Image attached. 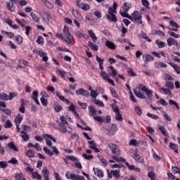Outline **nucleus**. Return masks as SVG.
Masks as SVG:
<instances>
[{
	"label": "nucleus",
	"mask_w": 180,
	"mask_h": 180,
	"mask_svg": "<svg viewBox=\"0 0 180 180\" xmlns=\"http://www.w3.org/2000/svg\"><path fill=\"white\" fill-rule=\"evenodd\" d=\"M108 148H110V150H111V153L115 155H120V148H119V146L115 143H109Z\"/></svg>",
	"instance_id": "1"
},
{
	"label": "nucleus",
	"mask_w": 180,
	"mask_h": 180,
	"mask_svg": "<svg viewBox=\"0 0 180 180\" xmlns=\"http://www.w3.org/2000/svg\"><path fill=\"white\" fill-rule=\"evenodd\" d=\"M131 15L133 16L134 22H136L139 25L143 24V17L140 15V13L136 11L131 14Z\"/></svg>",
	"instance_id": "2"
},
{
	"label": "nucleus",
	"mask_w": 180,
	"mask_h": 180,
	"mask_svg": "<svg viewBox=\"0 0 180 180\" xmlns=\"http://www.w3.org/2000/svg\"><path fill=\"white\" fill-rule=\"evenodd\" d=\"M110 11H112V7H110L108 8V13H110V15H105V18H107L108 22H110V23L113 22L116 23V22H117V18H116V15L110 12Z\"/></svg>",
	"instance_id": "3"
},
{
	"label": "nucleus",
	"mask_w": 180,
	"mask_h": 180,
	"mask_svg": "<svg viewBox=\"0 0 180 180\" xmlns=\"http://www.w3.org/2000/svg\"><path fill=\"white\" fill-rule=\"evenodd\" d=\"M41 175L44 180H50V172L46 167H44L41 170Z\"/></svg>",
	"instance_id": "4"
},
{
	"label": "nucleus",
	"mask_w": 180,
	"mask_h": 180,
	"mask_svg": "<svg viewBox=\"0 0 180 180\" xmlns=\"http://www.w3.org/2000/svg\"><path fill=\"white\" fill-rule=\"evenodd\" d=\"M17 1L18 0H10V2H6L7 9L10 11V12H15V7H13V5L17 4Z\"/></svg>",
	"instance_id": "5"
},
{
	"label": "nucleus",
	"mask_w": 180,
	"mask_h": 180,
	"mask_svg": "<svg viewBox=\"0 0 180 180\" xmlns=\"http://www.w3.org/2000/svg\"><path fill=\"white\" fill-rule=\"evenodd\" d=\"M131 157L134 158V159L135 160V161H136V162L141 163L144 160L141 157V155H140V154H139L136 151H134V150Z\"/></svg>",
	"instance_id": "6"
},
{
	"label": "nucleus",
	"mask_w": 180,
	"mask_h": 180,
	"mask_svg": "<svg viewBox=\"0 0 180 180\" xmlns=\"http://www.w3.org/2000/svg\"><path fill=\"white\" fill-rule=\"evenodd\" d=\"M87 144H89V148L94 150L95 153H100L101 150L96 148V143H95V141H87Z\"/></svg>",
	"instance_id": "7"
},
{
	"label": "nucleus",
	"mask_w": 180,
	"mask_h": 180,
	"mask_svg": "<svg viewBox=\"0 0 180 180\" xmlns=\"http://www.w3.org/2000/svg\"><path fill=\"white\" fill-rule=\"evenodd\" d=\"M76 95H81L82 96H89V91L84 89H79L76 90Z\"/></svg>",
	"instance_id": "8"
},
{
	"label": "nucleus",
	"mask_w": 180,
	"mask_h": 180,
	"mask_svg": "<svg viewBox=\"0 0 180 180\" xmlns=\"http://www.w3.org/2000/svg\"><path fill=\"white\" fill-rule=\"evenodd\" d=\"M37 98H39V91H33L32 95L31 96V98L33 101L35 102L36 105H40V102L39 101V99Z\"/></svg>",
	"instance_id": "9"
},
{
	"label": "nucleus",
	"mask_w": 180,
	"mask_h": 180,
	"mask_svg": "<svg viewBox=\"0 0 180 180\" xmlns=\"http://www.w3.org/2000/svg\"><path fill=\"white\" fill-rule=\"evenodd\" d=\"M7 147L9 148L10 151H15V153H19V149L18 147H16V145H15V143L13 142H9L7 144Z\"/></svg>",
	"instance_id": "10"
},
{
	"label": "nucleus",
	"mask_w": 180,
	"mask_h": 180,
	"mask_svg": "<svg viewBox=\"0 0 180 180\" xmlns=\"http://www.w3.org/2000/svg\"><path fill=\"white\" fill-rule=\"evenodd\" d=\"M93 171L98 178H103V171L95 167L93 168Z\"/></svg>",
	"instance_id": "11"
},
{
	"label": "nucleus",
	"mask_w": 180,
	"mask_h": 180,
	"mask_svg": "<svg viewBox=\"0 0 180 180\" xmlns=\"http://www.w3.org/2000/svg\"><path fill=\"white\" fill-rule=\"evenodd\" d=\"M38 56H40L42 58V61H44L45 63H46V61H49V57H47V53H44L41 49H39Z\"/></svg>",
	"instance_id": "12"
},
{
	"label": "nucleus",
	"mask_w": 180,
	"mask_h": 180,
	"mask_svg": "<svg viewBox=\"0 0 180 180\" xmlns=\"http://www.w3.org/2000/svg\"><path fill=\"white\" fill-rule=\"evenodd\" d=\"M105 46L106 47H108V49H110V50H116V44L110 41H106Z\"/></svg>",
	"instance_id": "13"
},
{
	"label": "nucleus",
	"mask_w": 180,
	"mask_h": 180,
	"mask_svg": "<svg viewBox=\"0 0 180 180\" xmlns=\"http://www.w3.org/2000/svg\"><path fill=\"white\" fill-rule=\"evenodd\" d=\"M144 59V62L145 63H150L151 61H154V57H153V56H151L150 54H145L143 56Z\"/></svg>",
	"instance_id": "14"
},
{
	"label": "nucleus",
	"mask_w": 180,
	"mask_h": 180,
	"mask_svg": "<svg viewBox=\"0 0 180 180\" xmlns=\"http://www.w3.org/2000/svg\"><path fill=\"white\" fill-rule=\"evenodd\" d=\"M120 155H112V160H115L117 161V162H127L126 159L123 158L122 157H120ZM120 157V158H119Z\"/></svg>",
	"instance_id": "15"
},
{
	"label": "nucleus",
	"mask_w": 180,
	"mask_h": 180,
	"mask_svg": "<svg viewBox=\"0 0 180 180\" xmlns=\"http://www.w3.org/2000/svg\"><path fill=\"white\" fill-rule=\"evenodd\" d=\"M134 95H136V96H137L138 98H139L140 99H146V95H144V94L140 92V91H137V90L134 89Z\"/></svg>",
	"instance_id": "16"
},
{
	"label": "nucleus",
	"mask_w": 180,
	"mask_h": 180,
	"mask_svg": "<svg viewBox=\"0 0 180 180\" xmlns=\"http://www.w3.org/2000/svg\"><path fill=\"white\" fill-rule=\"evenodd\" d=\"M88 46L91 49V50H93V51H98V50H99V46L91 41L88 42Z\"/></svg>",
	"instance_id": "17"
},
{
	"label": "nucleus",
	"mask_w": 180,
	"mask_h": 180,
	"mask_svg": "<svg viewBox=\"0 0 180 180\" xmlns=\"http://www.w3.org/2000/svg\"><path fill=\"white\" fill-rule=\"evenodd\" d=\"M56 96H58V98L60 99V101H62L63 102H65V103H67V105L70 103V101L67 98H65L63 96L60 95V93H58V91H56Z\"/></svg>",
	"instance_id": "18"
},
{
	"label": "nucleus",
	"mask_w": 180,
	"mask_h": 180,
	"mask_svg": "<svg viewBox=\"0 0 180 180\" xmlns=\"http://www.w3.org/2000/svg\"><path fill=\"white\" fill-rule=\"evenodd\" d=\"M53 106L54 110L57 113H60V111L63 110V107L58 104V102H55Z\"/></svg>",
	"instance_id": "19"
},
{
	"label": "nucleus",
	"mask_w": 180,
	"mask_h": 180,
	"mask_svg": "<svg viewBox=\"0 0 180 180\" xmlns=\"http://www.w3.org/2000/svg\"><path fill=\"white\" fill-rule=\"evenodd\" d=\"M22 120H23V116L21 115H18L14 120V122L15 123V124H20Z\"/></svg>",
	"instance_id": "20"
},
{
	"label": "nucleus",
	"mask_w": 180,
	"mask_h": 180,
	"mask_svg": "<svg viewBox=\"0 0 180 180\" xmlns=\"http://www.w3.org/2000/svg\"><path fill=\"white\" fill-rule=\"evenodd\" d=\"M158 127L159 130L161 131V133L163 134V136L168 137V132L167 131V129L164 128V127L161 125H158Z\"/></svg>",
	"instance_id": "21"
},
{
	"label": "nucleus",
	"mask_w": 180,
	"mask_h": 180,
	"mask_svg": "<svg viewBox=\"0 0 180 180\" xmlns=\"http://www.w3.org/2000/svg\"><path fill=\"white\" fill-rule=\"evenodd\" d=\"M172 68H174V71L176 72V74H180V67L176 65L175 63H169Z\"/></svg>",
	"instance_id": "22"
},
{
	"label": "nucleus",
	"mask_w": 180,
	"mask_h": 180,
	"mask_svg": "<svg viewBox=\"0 0 180 180\" xmlns=\"http://www.w3.org/2000/svg\"><path fill=\"white\" fill-rule=\"evenodd\" d=\"M65 176H66V178H68V179L75 180L77 175H75L70 172H67L65 174Z\"/></svg>",
	"instance_id": "23"
},
{
	"label": "nucleus",
	"mask_w": 180,
	"mask_h": 180,
	"mask_svg": "<svg viewBox=\"0 0 180 180\" xmlns=\"http://www.w3.org/2000/svg\"><path fill=\"white\" fill-rule=\"evenodd\" d=\"M41 178H43V176H41V174H39V172H32L33 179L41 180Z\"/></svg>",
	"instance_id": "24"
},
{
	"label": "nucleus",
	"mask_w": 180,
	"mask_h": 180,
	"mask_svg": "<svg viewBox=\"0 0 180 180\" xmlns=\"http://www.w3.org/2000/svg\"><path fill=\"white\" fill-rule=\"evenodd\" d=\"M60 129L62 131L63 134H65L68 130L67 129V127H65V124L64 123H60Z\"/></svg>",
	"instance_id": "25"
},
{
	"label": "nucleus",
	"mask_w": 180,
	"mask_h": 180,
	"mask_svg": "<svg viewBox=\"0 0 180 180\" xmlns=\"http://www.w3.org/2000/svg\"><path fill=\"white\" fill-rule=\"evenodd\" d=\"M88 32L90 37H91L94 43H95L98 39V38L96 37V35L95 34V33H94V31H92V30H89Z\"/></svg>",
	"instance_id": "26"
},
{
	"label": "nucleus",
	"mask_w": 180,
	"mask_h": 180,
	"mask_svg": "<svg viewBox=\"0 0 180 180\" xmlns=\"http://www.w3.org/2000/svg\"><path fill=\"white\" fill-rule=\"evenodd\" d=\"M155 43L158 45L159 49H164V47H165V42H164L160 39H157L155 41Z\"/></svg>",
	"instance_id": "27"
},
{
	"label": "nucleus",
	"mask_w": 180,
	"mask_h": 180,
	"mask_svg": "<svg viewBox=\"0 0 180 180\" xmlns=\"http://www.w3.org/2000/svg\"><path fill=\"white\" fill-rule=\"evenodd\" d=\"M89 111L90 116H95V115H96V110H95V108H94L92 105L89 106Z\"/></svg>",
	"instance_id": "28"
},
{
	"label": "nucleus",
	"mask_w": 180,
	"mask_h": 180,
	"mask_svg": "<svg viewBox=\"0 0 180 180\" xmlns=\"http://www.w3.org/2000/svg\"><path fill=\"white\" fill-rule=\"evenodd\" d=\"M130 4L127 3V2H125L123 4V6H122V9L124 11V12H129V11L130 10Z\"/></svg>",
	"instance_id": "29"
},
{
	"label": "nucleus",
	"mask_w": 180,
	"mask_h": 180,
	"mask_svg": "<svg viewBox=\"0 0 180 180\" xmlns=\"http://www.w3.org/2000/svg\"><path fill=\"white\" fill-rule=\"evenodd\" d=\"M30 15L34 22H36L37 23H39V22H40V18L37 17L36 14H34V13H31Z\"/></svg>",
	"instance_id": "30"
},
{
	"label": "nucleus",
	"mask_w": 180,
	"mask_h": 180,
	"mask_svg": "<svg viewBox=\"0 0 180 180\" xmlns=\"http://www.w3.org/2000/svg\"><path fill=\"white\" fill-rule=\"evenodd\" d=\"M112 175L115 176L117 179H119L120 178V170H112Z\"/></svg>",
	"instance_id": "31"
},
{
	"label": "nucleus",
	"mask_w": 180,
	"mask_h": 180,
	"mask_svg": "<svg viewBox=\"0 0 180 180\" xmlns=\"http://www.w3.org/2000/svg\"><path fill=\"white\" fill-rule=\"evenodd\" d=\"M67 39L64 38V41L68 43V44H71L72 46V39H74L73 36L66 37Z\"/></svg>",
	"instance_id": "32"
},
{
	"label": "nucleus",
	"mask_w": 180,
	"mask_h": 180,
	"mask_svg": "<svg viewBox=\"0 0 180 180\" xmlns=\"http://www.w3.org/2000/svg\"><path fill=\"white\" fill-rule=\"evenodd\" d=\"M63 33H64L65 37H70V36H72L71 34V33L70 32L68 27H67L65 26L64 27V29H63Z\"/></svg>",
	"instance_id": "33"
},
{
	"label": "nucleus",
	"mask_w": 180,
	"mask_h": 180,
	"mask_svg": "<svg viewBox=\"0 0 180 180\" xmlns=\"http://www.w3.org/2000/svg\"><path fill=\"white\" fill-rule=\"evenodd\" d=\"M175 39L169 37L167 39V44L169 47H171V46H174V43H175Z\"/></svg>",
	"instance_id": "34"
},
{
	"label": "nucleus",
	"mask_w": 180,
	"mask_h": 180,
	"mask_svg": "<svg viewBox=\"0 0 180 180\" xmlns=\"http://www.w3.org/2000/svg\"><path fill=\"white\" fill-rule=\"evenodd\" d=\"M100 75L101 78H103V79H104L105 81H106L109 78V75H108V74H106L105 72L103 70L101 71Z\"/></svg>",
	"instance_id": "35"
},
{
	"label": "nucleus",
	"mask_w": 180,
	"mask_h": 180,
	"mask_svg": "<svg viewBox=\"0 0 180 180\" xmlns=\"http://www.w3.org/2000/svg\"><path fill=\"white\" fill-rule=\"evenodd\" d=\"M169 105H171V106H172V105H174V106L176 107V108L177 109V110H179L180 108L179 105H178V103L176 102H175L174 100H169Z\"/></svg>",
	"instance_id": "36"
},
{
	"label": "nucleus",
	"mask_w": 180,
	"mask_h": 180,
	"mask_svg": "<svg viewBox=\"0 0 180 180\" xmlns=\"http://www.w3.org/2000/svg\"><path fill=\"white\" fill-rule=\"evenodd\" d=\"M8 95L5 93L0 94V101H8Z\"/></svg>",
	"instance_id": "37"
},
{
	"label": "nucleus",
	"mask_w": 180,
	"mask_h": 180,
	"mask_svg": "<svg viewBox=\"0 0 180 180\" xmlns=\"http://www.w3.org/2000/svg\"><path fill=\"white\" fill-rule=\"evenodd\" d=\"M82 7H80V9H82L83 11H89L91 9V7L89 6V4H84L81 5Z\"/></svg>",
	"instance_id": "38"
},
{
	"label": "nucleus",
	"mask_w": 180,
	"mask_h": 180,
	"mask_svg": "<svg viewBox=\"0 0 180 180\" xmlns=\"http://www.w3.org/2000/svg\"><path fill=\"white\" fill-rule=\"evenodd\" d=\"M94 103H95V105L100 106V108H105V104H103V102H102L101 101L95 99Z\"/></svg>",
	"instance_id": "39"
},
{
	"label": "nucleus",
	"mask_w": 180,
	"mask_h": 180,
	"mask_svg": "<svg viewBox=\"0 0 180 180\" xmlns=\"http://www.w3.org/2000/svg\"><path fill=\"white\" fill-rule=\"evenodd\" d=\"M44 151L46 154H48L49 157H53V155H54V153L48 149L46 146L44 147Z\"/></svg>",
	"instance_id": "40"
},
{
	"label": "nucleus",
	"mask_w": 180,
	"mask_h": 180,
	"mask_svg": "<svg viewBox=\"0 0 180 180\" xmlns=\"http://www.w3.org/2000/svg\"><path fill=\"white\" fill-rule=\"evenodd\" d=\"M143 92L146 93V95L148 96V98H153V90L146 89Z\"/></svg>",
	"instance_id": "41"
},
{
	"label": "nucleus",
	"mask_w": 180,
	"mask_h": 180,
	"mask_svg": "<svg viewBox=\"0 0 180 180\" xmlns=\"http://www.w3.org/2000/svg\"><path fill=\"white\" fill-rule=\"evenodd\" d=\"M41 103L43 106H47V105H49V101H47V99H46V98H44V96L41 98Z\"/></svg>",
	"instance_id": "42"
},
{
	"label": "nucleus",
	"mask_w": 180,
	"mask_h": 180,
	"mask_svg": "<svg viewBox=\"0 0 180 180\" xmlns=\"http://www.w3.org/2000/svg\"><path fill=\"white\" fill-rule=\"evenodd\" d=\"M27 157H29V158H33L34 157V153L32 150H29L26 153Z\"/></svg>",
	"instance_id": "43"
},
{
	"label": "nucleus",
	"mask_w": 180,
	"mask_h": 180,
	"mask_svg": "<svg viewBox=\"0 0 180 180\" xmlns=\"http://www.w3.org/2000/svg\"><path fill=\"white\" fill-rule=\"evenodd\" d=\"M165 87L169 88V89H174V83H172L171 82H167L165 84Z\"/></svg>",
	"instance_id": "44"
},
{
	"label": "nucleus",
	"mask_w": 180,
	"mask_h": 180,
	"mask_svg": "<svg viewBox=\"0 0 180 180\" xmlns=\"http://www.w3.org/2000/svg\"><path fill=\"white\" fill-rule=\"evenodd\" d=\"M168 34H169V36H171L172 37H174L175 39H179V37H180L179 34H175V32L172 31H168Z\"/></svg>",
	"instance_id": "45"
},
{
	"label": "nucleus",
	"mask_w": 180,
	"mask_h": 180,
	"mask_svg": "<svg viewBox=\"0 0 180 180\" xmlns=\"http://www.w3.org/2000/svg\"><path fill=\"white\" fill-rule=\"evenodd\" d=\"M15 40L18 41V44H22V43H23V37L20 35H17L15 37Z\"/></svg>",
	"instance_id": "46"
},
{
	"label": "nucleus",
	"mask_w": 180,
	"mask_h": 180,
	"mask_svg": "<svg viewBox=\"0 0 180 180\" xmlns=\"http://www.w3.org/2000/svg\"><path fill=\"white\" fill-rule=\"evenodd\" d=\"M22 129H23V130H24L25 131H28V132L32 131V127H30L28 126V125L22 124Z\"/></svg>",
	"instance_id": "47"
},
{
	"label": "nucleus",
	"mask_w": 180,
	"mask_h": 180,
	"mask_svg": "<svg viewBox=\"0 0 180 180\" xmlns=\"http://www.w3.org/2000/svg\"><path fill=\"white\" fill-rule=\"evenodd\" d=\"M5 129H11L12 127V123L11 122V120H8L5 124H4Z\"/></svg>",
	"instance_id": "48"
},
{
	"label": "nucleus",
	"mask_w": 180,
	"mask_h": 180,
	"mask_svg": "<svg viewBox=\"0 0 180 180\" xmlns=\"http://www.w3.org/2000/svg\"><path fill=\"white\" fill-rule=\"evenodd\" d=\"M37 43H38V44H43V43H44V39L43 37L38 36L37 38Z\"/></svg>",
	"instance_id": "49"
},
{
	"label": "nucleus",
	"mask_w": 180,
	"mask_h": 180,
	"mask_svg": "<svg viewBox=\"0 0 180 180\" xmlns=\"http://www.w3.org/2000/svg\"><path fill=\"white\" fill-rule=\"evenodd\" d=\"M1 110H2V112H4V113H5V115H6L7 116H11V115L12 114V112H11V110L8 108H4V109L1 108Z\"/></svg>",
	"instance_id": "50"
},
{
	"label": "nucleus",
	"mask_w": 180,
	"mask_h": 180,
	"mask_svg": "<svg viewBox=\"0 0 180 180\" xmlns=\"http://www.w3.org/2000/svg\"><path fill=\"white\" fill-rule=\"evenodd\" d=\"M111 106H112V109L113 112H115V113H118L119 112H120V111H119V107L117 106V105L112 104Z\"/></svg>",
	"instance_id": "51"
},
{
	"label": "nucleus",
	"mask_w": 180,
	"mask_h": 180,
	"mask_svg": "<svg viewBox=\"0 0 180 180\" xmlns=\"http://www.w3.org/2000/svg\"><path fill=\"white\" fill-rule=\"evenodd\" d=\"M0 168H3L5 169V168H8V162L5 161H0Z\"/></svg>",
	"instance_id": "52"
},
{
	"label": "nucleus",
	"mask_w": 180,
	"mask_h": 180,
	"mask_svg": "<svg viewBox=\"0 0 180 180\" xmlns=\"http://www.w3.org/2000/svg\"><path fill=\"white\" fill-rule=\"evenodd\" d=\"M146 116H148V117H150L151 119H154V120H157V119H158V115H155L151 114L150 112H148L146 114Z\"/></svg>",
	"instance_id": "53"
},
{
	"label": "nucleus",
	"mask_w": 180,
	"mask_h": 180,
	"mask_svg": "<svg viewBox=\"0 0 180 180\" xmlns=\"http://www.w3.org/2000/svg\"><path fill=\"white\" fill-rule=\"evenodd\" d=\"M127 72L128 74H131V77H137V74L134 73V72H133V68H129L127 69Z\"/></svg>",
	"instance_id": "54"
},
{
	"label": "nucleus",
	"mask_w": 180,
	"mask_h": 180,
	"mask_svg": "<svg viewBox=\"0 0 180 180\" xmlns=\"http://www.w3.org/2000/svg\"><path fill=\"white\" fill-rule=\"evenodd\" d=\"M172 169L173 171V174H179V175H180V169H179V167L173 166L172 167Z\"/></svg>",
	"instance_id": "55"
},
{
	"label": "nucleus",
	"mask_w": 180,
	"mask_h": 180,
	"mask_svg": "<svg viewBox=\"0 0 180 180\" xmlns=\"http://www.w3.org/2000/svg\"><path fill=\"white\" fill-rule=\"evenodd\" d=\"M21 107L19 108V112L21 113H25V102H23V99L21 100Z\"/></svg>",
	"instance_id": "56"
},
{
	"label": "nucleus",
	"mask_w": 180,
	"mask_h": 180,
	"mask_svg": "<svg viewBox=\"0 0 180 180\" xmlns=\"http://www.w3.org/2000/svg\"><path fill=\"white\" fill-rule=\"evenodd\" d=\"M160 91H162L163 92H165L166 94V95H172V93L171 92V90L168 89H165V88H160Z\"/></svg>",
	"instance_id": "57"
},
{
	"label": "nucleus",
	"mask_w": 180,
	"mask_h": 180,
	"mask_svg": "<svg viewBox=\"0 0 180 180\" xmlns=\"http://www.w3.org/2000/svg\"><path fill=\"white\" fill-rule=\"evenodd\" d=\"M116 120H119V122H122L123 120V117H122V115H120V112H116Z\"/></svg>",
	"instance_id": "58"
},
{
	"label": "nucleus",
	"mask_w": 180,
	"mask_h": 180,
	"mask_svg": "<svg viewBox=\"0 0 180 180\" xmlns=\"http://www.w3.org/2000/svg\"><path fill=\"white\" fill-rule=\"evenodd\" d=\"M94 119L96 122H98V123H103V122H105V120H103L102 117H94Z\"/></svg>",
	"instance_id": "59"
},
{
	"label": "nucleus",
	"mask_w": 180,
	"mask_h": 180,
	"mask_svg": "<svg viewBox=\"0 0 180 180\" xmlns=\"http://www.w3.org/2000/svg\"><path fill=\"white\" fill-rule=\"evenodd\" d=\"M15 96H16V94H15V92L9 93V96L8 97V101H12V99H13V98H15Z\"/></svg>",
	"instance_id": "60"
},
{
	"label": "nucleus",
	"mask_w": 180,
	"mask_h": 180,
	"mask_svg": "<svg viewBox=\"0 0 180 180\" xmlns=\"http://www.w3.org/2000/svg\"><path fill=\"white\" fill-rule=\"evenodd\" d=\"M9 164H13V165H17L18 164V160L15 158H12L11 160L8 162Z\"/></svg>",
	"instance_id": "61"
},
{
	"label": "nucleus",
	"mask_w": 180,
	"mask_h": 180,
	"mask_svg": "<svg viewBox=\"0 0 180 180\" xmlns=\"http://www.w3.org/2000/svg\"><path fill=\"white\" fill-rule=\"evenodd\" d=\"M135 112L139 116H141V108L140 107H135Z\"/></svg>",
	"instance_id": "62"
},
{
	"label": "nucleus",
	"mask_w": 180,
	"mask_h": 180,
	"mask_svg": "<svg viewBox=\"0 0 180 180\" xmlns=\"http://www.w3.org/2000/svg\"><path fill=\"white\" fill-rule=\"evenodd\" d=\"M141 2L145 8H148V6H150V2H148V0H141Z\"/></svg>",
	"instance_id": "63"
},
{
	"label": "nucleus",
	"mask_w": 180,
	"mask_h": 180,
	"mask_svg": "<svg viewBox=\"0 0 180 180\" xmlns=\"http://www.w3.org/2000/svg\"><path fill=\"white\" fill-rule=\"evenodd\" d=\"M75 180H85L84 176H79V174L76 175Z\"/></svg>",
	"instance_id": "64"
}]
</instances>
